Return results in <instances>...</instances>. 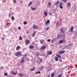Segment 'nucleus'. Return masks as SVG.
Returning <instances> with one entry per match:
<instances>
[{
    "label": "nucleus",
    "mask_w": 77,
    "mask_h": 77,
    "mask_svg": "<svg viewBox=\"0 0 77 77\" xmlns=\"http://www.w3.org/2000/svg\"><path fill=\"white\" fill-rule=\"evenodd\" d=\"M15 55L16 56H23V54L21 52L19 51L15 53Z\"/></svg>",
    "instance_id": "f257e3e1"
},
{
    "label": "nucleus",
    "mask_w": 77,
    "mask_h": 77,
    "mask_svg": "<svg viewBox=\"0 0 77 77\" xmlns=\"http://www.w3.org/2000/svg\"><path fill=\"white\" fill-rule=\"evenodd\" d=\"M72 46H73V45L72 44V43H70L69 44L68 46L67 47V48L68 50H72L71 48H72Z\"/></svg>",
    "instance_id": "f03ea898"
},
{
    "label": "nucleus",
    "mask_w": 77,
    "mask_h": 77,
    "mask_svg": "<svg viewBox=\"0 0 77 77\" xmlns=\"http://www.w3.org/2000/svg\"><path fill=\"white\" fill-rule=\"evenodd\" d=\"M46 47L45 45L42 46L40 48V49L41 50H44L45 49V48Z\"/></svg>",
    "instance_id": "7ed1b4c3"
},
{
    "label": "nucleus",
    "mask_w": 77,
    "mask_h": 77,
    "mask_svg": "<svg viewBox=\"0 0 77 77\" xmlns=\"http://www.w3.org/2000/svg\"><path fill=\"white\" fill-rule=\"evenodd\" d=\"M65 52V51H60L59 52L58 54H63V53H64Z\"/></svg>",
    "instance_id": "20e7f679"
},
{
    "label": "nucleus",
    "mask_w": 77,
    "mask_h": 77,
    "mask_svg": "<svg viewBox=\"0 0 77 77\" xmlns=\"http://www.w3.org/2000/svg\"><path fill=\"white\" fill-rule=\"evenodd\" d=\"M65 39H62V40H60V42H59V43L60 44H62L63 42H65Z\"/></svg>",
    "instance_id": "39448f33"
},
{
    "label": "nucleus",
    "mask_w": 77,
    "mask_h": 77,
    "mask_svg": "<svg viewBox=\"0 0 77 77\" xmlns=\"http://www.w3.org/2000/svg\"><path fill=\"white\" fill-rule=\"evenodd\" d=\"M59 7L60 9H63V5H62V3L61 2L60 4Z\"/></svg>",
    "instance_id": "423d86ee"
},
{
    "label": "nucleus",
    "mask_w": 77,
    "mask_h": 77,
    "mask_svg": "<svg viewBox=\"0 0 77 77\" xmlns=\"http://www.w3.org/2000/svg\"><path fill=\"white\" fill-rule=\"evenodd\" d=\"M30 44V41L28 40H26V45H29Z\"/></svg>",
    "instance_id": "0eeeda50"
},
{
    "label": "nucleus",
    "mask_w": 77,
    "mask_h": 77,
    "mask_svg": "<svg viewBox=\"0 0 77 77\" xmlns=\"http://www.w3.org/2000/svg\"><path fill=\"white\" fill-rule=\"evenodd\" d=\"M47 54L49 55H51V54H52V52L51 51H48L47 52Z\"/></svg>",
    "instance_id": "6e6552de"
},
{
    "label": "nucleus",
    "mask_w": 77,
    "mask_h": 77,
    "mask_svg": "<svg viewBox=\"0 0 77 77\" xmlns=\"http://www.w3.org/2000/svg\"><path fill=\"white\" fill-rule=\"evenodd\" d=\"M20 47V46H17L16 48V50H17V51H18V50H20V49L21 48V47Z\"/></svg>",
    "instance_id": "1a4fd4ad"
},
{
    "label": "nucleus",
    "mask_w": 77,
    "mask_h": 77,
    "mask_svg": "<svg viewBox=\"0 0 77 77\" xmlns=\"http://www.w3.org/2000/svg\"><path fill=\"white\" fill-rule=\"evenodd\" d=\"M29 48L30 49H32V48H34V46L32 45H30L29 46Z\"/></svg>",
    "instance_id": "9d476101"
},
{
    "label": "nucleus",
    "mask_w": 77,
    "mask_h": 77,
    "mask_svg": "<svg viewBox=\"0 0 77 77\" xmlns=\"http://www.w3.org/2000/svg\"><path fill=\"white\" fill-rule=\"evenodd\" d=\"M33 28L34 29H37V28H38V27L37 26L34 25L33 26Z\"/></svg>",
    "instance_id": "9b49d317"
},
{
    "label": "nucleus",
    "mask_w": 77,
    "mask_h": 77,
    "mask_svg": "<svg viewBox=\"0 0 77 77\" xmlns=\"http://www.w3.org/2000/svg\"><path fill=\"white\" fill-rule=\"evenodd\" d=\"M64 30L63 31V29L61 28L60 29V31H61V32H63L64 31H65L66 30V29L65 28H64Z\"/></svg>",
    "instance_id": "f8f14e48"
},
{
    "label": "nucleus",
    "mask_w": 77,
    "mask_h": 77,
    "mask_svg": "<svg viewBox=\"0 0 77 77\" xmlns=\"http://www.w3.org/2000/svg\"><path fill=\"white\" fill-rule=\"evenodd\" d=\"M73 29H74V27H73L72 26L71 27L70 29V31L71 32H73Z\"/></svg>",
    "instance_id": "ddd939ff"
},
{
    "label": "nucleus",
    "mask_w": 77,
    "mask_h": 77,
    "mask_svg": "<svg viewBox=\"0 0 77 77\" xmlns=\"http://www.w3.org/2000/svg\"><path fill=\"white\" fill-rule=\"evenodd\" d=\"M44 15H45L46 17H47V15L48 14V13L47 12V11H45L44 12Z\"/></svg>",
    "instance_id": "4468645a"
},
{
    "label": "nucleus",
    "mask_w": 77,
    "mask_h": 77,
    "mask_svg": "<svg viewBox=\"0 0 77 77\" xmlns=\"http://www.w3.org/2000/svg\"><path fill=\"white\" fill-rule=\"evenodd\" d=\"M50 20H48V21L46 22V25H47L48 23H50Z\"/></svg>",
    "instance_id": "2eb2a0df"
},
{
    "label": "nucleus",
    "mask_w": 77,
    "mask_h": 77,
    "mask_svg": "<svg viewBox=\"0 0 77 77\" xmlns=\"http://www.w3.org/2000/svg\"><path fill=\"white\" fill-rule=\"evenodd\" d=\"M37 63H41V62L40 61V60L38 59L37 61Z\"/></svg>",
    "instance_id": "dca6fc26"
},
{
    "label": "nucleus",
    "mask_w": 77,
    "mask_h": 77,
    "mask_svg": "<svg viewBox=\"0 0 77 77\" xmlns=\"http://www.w3.org/2000/svg\"><path fill=\"white\" fill-rule=\"evenodd\" d=\"M35 34H36V32H33L32 34V36H35Z\"/></svg>",
    "instance_id": "f3484780"
},
{
    "label": "nucleus",
    "mask_w": 77,
    "mask_h": 77,
    "mask_svg": "<svg viewBox=\"0 0 77 77\" xmlns=\"http://www.w3.org/2000/svg\"><path fill=\"white\" fill-rule=\"evenodd\" d=\"M58 57H55V61H58Z\"/></svg>",
    "instance_id": "a211bd4d"
},
{
    "label": "nucleus",
    "mask_w": 77,
    "mask_h": 77,
    "mask_svg": "<svg viewBox=\"0 0 77 77\" xmlns=\"http://www.w3.org/2000/svg\"><path fill=\"white\" fill-rule=\"evenodd\" d=\"M23 75H24L23 74H22L21 73H19V76H20V77H22V76Z\"/></svg>",
    "instance_id": "6ab92c4d"
},
{
    "label": "nucleus",
    "mask_w": 77,
    "mask_h": 77,
    "mask_svg": "<svg viewBox=\"0 0 77 77\" xmlns=\"http://www.w3.org/2000/svg\"><path fill=\"white\" fill-rule=\"evenodd\" d=\"M56 56H57V57H58V58L61 57V56L59 55L58 54H56Z\"/></svg>",
    "instance_id": "aec40b11"
},
{
    "label": "nucleus",
    "mask_w": 77,
    "mask_h": 77,
    "mask_svg": "<svg viewBox=\"0 0 77 77\" xmlns=\"http://www.w3.org/2000/svg\"><path fill=\"white\" fill-rule=\"evenodd\" d=\"M59 4V1H57V2H56L55 4V6H56L57 5V4Z\"/></svg>",
    "instance_id": "412c9836"
},
{
    "label": "nucleus",
    "mask_w": 77,
    "mask_h": 77,
    "mask_svg": "<svg viewBox=\"0 0 77 77\" xmlns=\"http://www.w3.org/2000/svg\"><path fill=\"white\" fill-rule=\"evenodd\" d=\"M71 3H68L67 4V6L68 7H70L71 6Z\"/></svg>",
    "instance_id": "4be33fe9"
},
{
    "label": "nucleus",
    "mask_w": 77,
    "mask_h": 77,
    "mask_svg": "<svg viewBox=\"0 0 77 77\" xmlns=\"http://www.w3.org/2000/svg\"><path fill=\"white\" fill-rule=\"evenodd\" d=\"M35 74H41V72L40 71L37 72L35 73Z\"/></svg>",
    "instance_id": "5701e85b"
},
{
    "label": "nucleus",
    "mask_w": 77,
    "mask_h": 77,
    "mask_svg": "<svg viewBox=\"0 0 77 77\" xmlns=\"http://www.w3.org/2000/svg\"><path fill=\"white\" fill-rule=\"evenodd\" d=\"M62 76V74H59L57 77H61Z\"/></svg>",
    "instance_id": "b1692460"
},
{
    "label": "nucleus",
    "mask_w": 77,
    "mask_h": 77,
    "mask_svg": "<svg viewBox=\"0 0 77 77\" xmlns=\"http://www.w3.org/2000/svg\"><path fill=\"white\" fill-rule=\"evenodd\" d=\"M40 42H41V44H42L43 42H44V40H43L42 41H40Z\"/></svg>",
    "instance_id": "393cba45"
},
{
    "label": "nucleus",
    "mask_w": 77,
    "mask_h": 77,
    "mask_svg": "<svg viewBox=\"0 0 77 77\" xmlns=\"http://www.w3.org/2000/svg\"><path fill=\"white\" fill-rule=\"evenodd\" d=\"M54 75V73H53L52 74H51V77H53Z\"/></svg>",
    "instance_id": "a878e982"
},
{
    "label": "nucleus",
    "mask_w": 77,
    "mask_h": 77,
    "mask_svg": "<svg viewBox=\"0 0 77 77\" xmlns=\"http://www.w3.org/2000/svg\"><path fill=\"white\" fill-rule=\"evenodd\" d=\"M74 35H75V37H76V36H77V32H75V34H74Z\"/></svg>",
    "instance_id": "bb28decb"
},
{
    "label": "nucleus",
    "mask_w": 77,
    "mask_h": 77,
    "mask_svg": "<svg viewBox=\"0 0 77 77\" xmlns=\"http://www.w3.org/2000/svg\"><path fill=\"white\" fill-rule=\"evenodd\" d=\"M31 9L32 11H34V10H35L36 9V8H31Z\"/></svg>",
    "instance_id": "cd10ccee"
},
{
    "label": "nucleus",
    "mask_w": 77,
    "mask_h": 77,
    "mask_svg": "<svg viewBox=\"0 0 77 77\" xmlns=\"http://www.w3.org/2000/svg\"><path fill=\"white\" fill-rule=\"evenodd\" d=\"M49 29V27H47L45 29V31H47V30H48V29Z\"/></svg>",
    "instance_id": "c85d7f7f"
},
{
    "label": "nucleus",
    "mask_w": 77,
    "mask_h": 77,
    "mask_svg": "<svg viewBox=\"0 0 77 77\" xmlns=\"http://www.w3.org/2000/svg\"><path fill=\"white\" fill-rule=\"evenodd\" d=\"M24 59H23L22 60H21V63H23V62H24Z\"/></svg>",
    "instance_id": "c756f323"
},
{
    "label": "nucleus",
    "mask_w": 77,
    "mask_h": 77,
    "mask_svg": "<svg viewBox=\"0 0 77 77\" xmlns=\"http://www.w3.org/2000/svg\"><path fill=\"white\" fill-rule=\"evenodd\" d=\"M52 14H53V13L52 12H50L49 13V15H52Z\"/></svg>",
    "instance_id": "7c9ffc66"
},
{
    "label": "nucleus",
    "mask_w": 77,
    "mask_h": 77,
    "mask_svg": "<svg viewBox=\"0 0 77 77\" xmlns=\"http://www.w3.org/2000/svg\"><path fill=\"white\" fill-rule=\"evenodd\" d=\"M43 66H42L40 68V70L41 71H42V69H43Z\"/></svg>",
    "instance_id": "2f4dec72"
},
{
    "label": "nucleus",
    "mask_w": 77,
    "mask_h": 77,
    "mask_svg": "<svg viewBox=\"0 0 77 77\" xmlns=\"http://www.w3.org/2000/svg\"><path fill=\"white\" fill-rule=\"evenodd\" d=\"M11 19L12 20V21H14V16H12L11 17Z\"/></svg>",
    "instance_id": "473e14b6"
},
{
    "label": "nucleus",
    "mask_w": 77,
    "mask_h": 77,
    "mask_svg": "<svg viewBox=\"0 0 77 77\" xmlns=\"http://www.w3.org/2000/svg\"><path fill=\"white\" fill-rule=\"evenodd\" d=\"M62 1H63L65 3H66L67 2V0H62Z\"/></svg>",
    "instance_id": "72a5a7b5"
},
{
    "label": "nucleus",
    "mask_w": 77,
    "mask_h": 77,
    "mask_svg": "<svg viewBox=\"0 0 77 77\" xmlns=\"http://www.w3.org/2000/svg\"><path fill=\"white\" fill-rule=\"evenodd\" d=\"M31 4H32V2H30L28 5V7H29L30 6Z\"/></svg>",
    "instance_id": "f704fd0d"
},
{
    "label": "nucleus",
    "mask_w": 77,
    "mask_h": 77,
    "mask_svg": "<svg viewBox=\"0 0 77 77\" xmlns=\"http://www.w3.org/2000/svg\"><path fill=\"white\" fill-rule=\"evenodd\" d=\"M27 22L26 21H25L23 22V24H27Z\"/></svg>",
    "instance_id": "c9c22d12"
},
{
    "label": "nucleus",
    "mask_w": 77,
    "mask_h": 77,
    "mask_svg": "<svg viewBox=\"0 0 77 77\" xmlns=\"http://www.w3.org/2000/svg\"><path fill=\"white\" fill-rule=\"evenodd\" d=\"M20 39V40H22L23 39V38H22V37L21 36H20L19 37Z\"/></svg>",
    "instance_id": "e433bc0d"
},
{
    "label": "nucleus",
    "mask_w": 77,
    "mask_h": 77,
    "mask_svg": "<svg viewBox=\"0 0 77 77\" xmlns=\"http://www.w3.org/2000/svg\"><path fill=\"white\" fill-rule=\"evenodd\" d=\"M4 75H5V76H7V75H8V74L6 73H5L4 74Z\"/></svg>",
    "instance_id": "4c0bfd02"
},
{
    "label": "nucleus",
    "mask_w": 77,
    "mask_h": 77,
    "mask_svg": "<svg viewBox=\"0 0 77 77\" xmlns=\"http://www.w3.org/2000/svg\"><path fill=\"white\" fill-rule=\"evenodd\" d=\"M48 5H49V6H51V3L49 2L48 3Z\"/></svg>",
    "instance_id": "58836bf2"
},
{
    "label": "nucleus",
    "mask_w": 77,
    "mask_h": 77,
    "mask_svg": "<svg viewBox=\"0 0 77 77\" xmlns=\"http://www.w3.org/2000/svg\"><path fill=\"white\" fill-rule=\"evenodd\" d=\"M11 72L12 74H14V71H12Z\"/></svg>",
    "instance_id": "ea45409f"
},
{
    "label": "nucleus",
    "mask_w": 77,
    "mask_h": 77,
    "mask_svg": "<svg viewBox=\"0 0 77 77\" xmlns=\"http://www.w3.org/2000/svg\"><path fill=\"white\" fill-rule=\"evenodd\" d=\"M47 41H48V42H50V39H48Z\"/></svg>",
    "instance_id": "a19ab883"
},
{
    "label": "nucleus",
    "mask_w": 77,
    "mask_h": 77,
    "mask_svg": "<svg viewBox=\"0 0 77 77\" xmlns=\"http://www.w3.org/2000/svg\"><path fill=\"white\" fill-rule=\"evenodd\" d=\"M35 70V68H33V69H31V71H33V70Z\"/></svg>",
    "instance_id": "79ce46f5"
},
{
    "label": "nucleus",
    "mask_w": 77,
    "mask_h": 77,
    "mask_svg": "<svg viewBox=\"0 0 77 77\" xmlns=\"http://www.w3.org/2000/svg\"><path fill=\"white\" fill-rule=\"evenodd\" d=\"M3 68V66H2L1 68H0V69H1V70H2V69Z\"/></svg>",
    "instance_id": "37998d69"
},
{
    "label": "nucleus",
    "mask_w": 77,
    "mask_h": 77,
    "mask_svg": "<svg viewBox=\"0 0 77 77\" xmlns=\"http://www.w3.org/2000/svg\"><path fill=\"white\" fill-rule=\"evenodd\" d=\"M36 54L37 56H39V52L37 53H36Z\"/></svg>",
    "instance_id": "c03bdc74"
},
{
    "label": "nucleus",
    "mask_w": 77,
    "mask_h": 77,
    "mask_svg": "<svg viewBox=\"0 0 77 77\" xmlns=\"http://www.w3.org/2000/svg\"><path fill=\"white\" fill-rule=\"evenodd\" d=\"M14 3H16V0H14Z\"/></svg>",
    "instance_id": "a18cd8bd"
},
{
    "label": "nucleus",
    "mask_w": 77,
    "mask_h": 77,
    "mask_svg": "<svg viewBox=\"0 0 77 77\" xmlns=\"http://www.w3.org/2000/svg\"><path fill=\"white\" fill-rule=\"evenodd\" d=\"M18 30H21V27H19L18 28Z\"/></svg>",
    "instance_id": "49530a36"
},
{
    "label": "nucleus",
    "mask_w": 77,
    "mask_h": 77,
    "mask_svg": "<svg viewBox=\"0 0 77 77\" xmlns=\"http://www.w3.org/2000/svg\"><path fill=\"white\" fill-rule=\"evenodd\" d=\"M17 72L14 73V74H13L14 75H17Z\"/></svg>",
    "instance_id": "de8ad7c7"
},
{
    "label": "nucleus",
    "mask_w": 77,
    "mask_h": 77,
    "mask_svg": "<svg viewBox=\"0 0 77 77\" xmlns=\"http://www.w3.org/2000/svg\"><path fill=\"white\" fill-rule=\"evenodd\" d=\"M9 17H11V14H10V13H9Z\"/></svg>",
    "instance_id": "09e8293b"
},
{
    "label": "nucleus",
    "mask_w": 77,
    "mask_h": 77,
    "mask_svg": "<svg viewBox=\"0 0 77 77\" xmlns=\"http://www.w3.org/2000/svg\"><path fill=\"white\" fill-rule=\"evenodd\" d=\"M9 23H7V26H9Z\"/></svg>",
    "instance_id": "8fccbe9b"
},
{
    "label": "nucleus",
    "mask_w": 77,
    "mask_h": 77,
    "mask_svg": "<svg viewBox=\"0 0 77 77\" xmlns=\"http://www.w3.org/2000/svg\"><path fill=\"white\" fill-rule=\"evenodd\" d=\"M59 36H60V35H58L57 38H59Z\"/></svg>",
    "instance_id": "3c124183"
},
{
    "label": "nucleus",
    "mask_w": 77,
    "mask_h": 77,
    "mask_svg": "<svg viewBox=\"0 0 77 77\" xmlns=\"http://www.w3.org/2000/svg\"><path fill=\"white\" fill-rule=\"evenodd\" d=\"M2 41L4 40V38L3 37L2 38Z\"/></svg>",
    "instance_id": "603ef678"
},
{
    "label": "nucleus",
    "mask_w": 77,
    "mask_h": 77,
    "mask_svg": "<svg viewBox=\"0 0 77 77\" xmlns=\"http://www.w3.org/2000/svg\"><path fill=\"white\" fill-rule=\"evenodd\" d=\"M42 59L40 60V62H42Z\"/></svg>",
    "instance_id": "864d4df0"
},
{
    "label": "nucleus",
    "mask_w": 77,
    "mask_h": 77,
    "mask_svg": "<svg viewBox=\"0 0 77 77\" xmlns=\"http://www.w3.org/2000/svg\"><path fill=\"white\" fill-rule=\"evenodd\" d=\"M63 36V35H61V36Z\"/></svg>",
    "instance_id": "5fc2aeb1"
},
{
    "label": "nucleus",
    "mask_w": 77,
    "mask_h": 77,
    "mask_svg": "<svg viewBox=\"0 0 77 77\" xmlns=\"http://www.w3.org/2000/svg\"><path fill=\"white\" fill-rule=\"evenodd\" d=\"M53 42H54V41H51L52 43H53Z\"/></svg>",
    "instance_id": "6e6d98bb"
},
{
    "label": "nucleus",
    "mask_w": 77,
    "mask_h": 77,
    "mask_svg": "<svg viewBox=\"0 0 77 77\" xmlns=\"http://www.w3.org/2000/svg\"><path fill=\"white\" fill-rule=\"evenodd\" d=\"M26 33H29V32L27 31V32H26Z\"/></svg>",
    "instance_id": "4d7b16f0"
},
{
    "label": "nucleus",
    "mask_w": 77,
    "mask_h": 77,
    "mask_svg": "<svg viewBox=\"0 0 77 77\" xmlns=\"http://www.w3.org/2000/svg\"><path fill=\"white\" fill-rule=\"evenodd\" d=\"M74 38H75V37H74Z\"/></svg>",
    "instance_id": "13d9d810"
},
{
    "label": "nucleus",
    "mask_w": 77,
    "mask_h": 77,
    "mask_svg": "<svg viewBox=\"0 0 77 77\" xmlns=\"http://www.w3.org/2000/svg\"><path fill=\"white\" fill-rule=\"evenodd\" d=\"M27 56V55H25V56Z\"/></svg>",
    "instance_id": "bf43d9fd"
},
{
    "label": "nucleus",
    "mask_w": 77,
    "mask_h": 77,
    "mask_svg": "<svg viewBox=\"0 0 77 77\" xmlns=\"http://www.w3.org/2000/svg\"><path fill=\"white\" fill-rule=\"evenodd\" d=\"M43 18H45V17L43 16Z\"/></svg>",
    "instance_id": "052dcab7"
},
{
    "label": "nucleus",
    "mask_w": 77,
    "mask_h": 77,
    "mask_svg": "<svg viewBox=\"0 0 77 77\" xmlns=\"http://www.w3.org/2000/svg\"><path fill=\"white\" fill-rule=\"evenodd\" d=\"M20 3H23V2H20Z\"/></svg>",
    "instance_id": "680f3d73"
},
{
    "label": "nucleus",
    "mask_w": 77,
    "mask_h": 77,
    "mask_svg": "<svg viewBox=\"0 0 77 77\" xmlns=\"http://www.w3.org/2000/svg\"><path fill=\"white\" fill-rule=\"evenodd\" d=\"M21 4H22V3H20V5H21Z\"/></svg>",
    "instance_id": "e2e57ef3"
}]
</instances>
